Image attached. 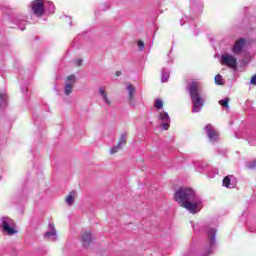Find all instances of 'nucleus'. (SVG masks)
I'll return each mask as SVG.
<instances>
[{
    "label": "nucleus",
    "mask_w": 256,
    "mask_h": 256,
    "mask_svg": "<svg viewBox=\"0 0 256 256\" xmlns=\"http://www.w3.org/2000/svg\"><path fill=\"white\" fill-rule=\"evenodd\" d=\"M174 199L180 207L186 209L192 215L199 213L203 209V201L195 194V190L191 188L182 187L174 194Z\"/></svg>",
    "instance_id": "nucleus-1"
},
{
    "label": "nucleus",
    "mask_w": 256,
    "mask_h": 256,
    "mask_svg": "<svg viewBox=\"0 0 256 256\" xmlns=\"http://www.w3.org/2000/svg\"><path fill=\"white\" fill-rule=\"evenodd\" d=\"M126 90L128 91L129 104L132 107H135V102H133V99H135V86H133L132 84H127Z\"/></svg>",
    "instance_id": "nucleus-16"
},
{
    "label": "nucleus",
    "mask_w": 256,
    "mask_h": 256,
    "mask_svg": "<svg viewBox=\"0 0 256 256\" xmlns=\"http://www.w3.org/2000/svg\"><path fill=\"white\" fill-rule=\"evenodd\" d=\"M184 256H193V252H188V253L185 254Z\"/></svg>",
    "instance_id": "nucleus-35"
},
{
    "label": "nucleus",
    "mask_w": 256,
    "mask_h": 256,
    "mask_svg": "<svg viewBox=\"0 0 256 256\" xmlns=\"http://www.w3.org/2000/svg\"><path fill=\"white\" fill-rule=\"evenodd\" d=\"M127 145V133H123L120 136V140L117 143L116 146H113L112 149L110 150L111 155H115L122 147H125Z\"/></svg>",
    "instance_id": "nucleus-13"
},
{
    "label": "nucleus",
    "mask_w": 256,
    "mask_h": 256,
    "mask_svg": "<svg viewBox=\"0 0 256 256\" xmlns=\"http://www.w3.org/2000/svg\"><path fill=\"white\" fill-rule=\"evenodd\" d=\"M204 130L212 143H215V141L219 139V132H217V129H215L211 124L206 125Z\"/></svg>",
    "instance_id": "nucleus-9"
},
{
    "label": "nucleus",
    "mask_w": 256,
    "mask_h": 256,
    "mask_svg": "<svg viewBox=\"0 0 256 256\" xmlns=\"http://www.w3.org/2000/svg\"><path fill=\"white\" fill-rule=\"evenodd\" d=\"M223 79V77L221 76V74H218L215 76L214 81L216 85H223V82H221Z\"/></svg>",
    "instance_id": "nucleus-24"
},
{
    "label": "nucleus",
    "mask_w": 256,
    "mask_h": 256,
    "mask_svg": "<svg viewBox=\"0 0 256 256\" xmlns=\"http://www.w3.org/2000/svg\"><path fill=\"white\" fill-rule=\"evenodd\" d=\"M199 9H203V6H199Z\"/></svg>",
    "instance_id": "nucleus-37"
},
{
    "label": "nucleus",
    "mask_w": 256,
    "mask_h": 256,
    "mask_svg": "<svg viewBox=\"0 0 256 256\" xmlns=\"http://www.w3.org/2000/svg\"><path fill=\"white\" fill-rule=\"evenodd\" d=\"M245 45H246L245 39L240 38L233 45L232 53H234V55H241L245 51Z\"/></svg>",
    "instance_id": "nucleus-10"
},
{
    "label": "nucleus",
    "mask_w": 256,
    "mask_h": 256,
    "mask_svg": "<svg viewBox=\"0 0 256 256\" xmlns=\"http://www.w3.org/2000/svg\"><path fill=\"white\" fill-rule=\"evenodd\" d=\"M154 107L157 111H163V100L157 98L155 100Z\"/></svg>",
    "instance_id": "nucleus-22"
},
{
    "label": "nucleus",
    "mask_w": 256,
    "mask_h": 256,
    "mask_svg": "<svg viewBox=\"0 0 256 256\" xmlns=\"http://www.w3.org/2000/svg\"><path fill=\"white\" fill-rule=\"evenodd\" d=\"M91 241H92L91 232L82 233L83 247H89V245H91Z\"/></svg>",
    "instance_id": "nucleus-18"
},
{
    "label": "nucleus",
    "mask_w": 256,
    "mask_h": 256,
    "mask_svg": "<svg viewBox=\"0 0 256 256\" xmlns=\"http://www.w3.org/2000/svg\"><path fill=\"white\" fill-rule=\"evenodd\" d=\"M219 104L222 106V107H229V98H225V99H222L219 101Z\"/></svg>",
    "instance_id": "nucleus-25"
},
{
    "label": "nucleus",
    "mask_w": 256,
    "mask_h": 256,
    "mask_svg": "<svg viewBox=\"0 0 256 256\" xmlns=\"http://www.w3.org/2000/svg\"><path fill=\"white\" fill-rule=\"evenodd\" d=\"M45 1L46 0H34L30 3V9L36 17H43L45 15Z\"/></svg>",
    "instance_id": "nucleus-6"
},
{
    "label": "nucleus",
    "mask_w": 256,
    "mask_h": 256,
    "mask_svg": "<svg viewBox=\"0 0 256 256\" xmlns=\"http://www.w3.org/2000/svg\"><path fill=\"white\" fill-rule=\"evenodd\" d=\"M185 19H187V21H189V16H185L184 18H182L180 20V25H185V22H183V21H185Z\"/></svg>",
    "instance_id": "nucleus-30"
},
{
    "label": "nucleus",
    "mask_w": 256,
    "mask_h": 256,
    "mask_svg": "<svg viewBox=\"0 0 256 256\" xmlns=\"http://www.w3.org/2000/svg\"><path fill=\"white\" fill-rule=\"evenodd\" d=\"M157 120L163 131H169V127H171V117L168 112L160 110L157 115Z\"/></svg>",
    "instance_id": "nucleus-5"
},
{
    "label": "nucleus",
    "mask_w": 256,
    "mask_h": 256,
    "mask_svg": "<svg viewBox=\"0 0 256 256\" xmlns=\"http://www.w3.org/2000/svg\"><path fill=\"white\" fill-rule=\"evenodd\" d=\"M116 77H121V71L116 72Z\"/></svg>",
    "instance_id": "nucleus-34"
},
{
    "label": "nucleus",
    "mask_w": 256,
    "mask_h": 256,
    "mask_svg": "<svg viewBox=\"0 0 256 256\" xmlns=\"http://www.w3.org/2000/svg\"><path fill=\"white\" fill-rule=\"evenodd\" d=\"M249 231H250L251 233H253V231H254V230H253V229H251V228H249Z\"/></svg>",
    "instance_id": "nucleus-36"
},
{
    "label": "nucleus",
    "mask_w": 256,
    "mask_h": 256,
    "mask_svg": "<svg viewBox=\"0 0 256 256\" xmlns=\"http://www.w3.org/2000/svg\"><path fill=\"white\" fill-rule=\"evenodd\" d=\"M0 227L7 235H15L17 233V230H15V221L7 216L0 219Z\"/></svg>",
    "instance_id": "nucleus-4"
},
{
    "label": "nucleus",
    "mask_w": 256,
    "mask_h": 256,
    "mask_svg": "<svg viewBox=\"0 0 256 256\" xmlns=\"http://www.w3.org/2000/svg\"><path fill=\"white\" fill-rule=\"evenodd\" d=\"M73 24L70 22V27L72 26Z\"/></svg>",
    "instance_id": "nucleus-38"
},
{
    "label": "nucleus",
    "mask_w": 256,
    "mask_h": 256,
    "mask_svg": "<svg viewBox=\"0 0 256 256\" xmlns=\"http://www.w3.org/2000/svg\"><path fill=\"white\" fill-rule=\"evenodd\" d=\"M202 231L206 234V242L202 249L201 256L213 255L217 247V229L211 227V225H201Z\"/></svg>",
    "instance_id": "nucleus-2"
},
{
    "label": "nucleus",
    "mask_w": 256,
    "mask_h": 256,
    "mask_svg": "<svg viewBox=\"0 0 256 256\" xmlns=\"http://www.w3.org/2000/svg\"><path fill=\"white\" fill-rule=\"evenodd\" d=\"M247 169H256V160L246 164Z\"/></svg>",
    "instance_id": "nucleus-26"
},
{
    "label": "nucleus",
    "mask_w": 256,
    "mask_h": 256,
    "mask_svg": "<svg viewBox=\"0 0 256 256\" xmlns=\"http://www.w3.org/2000/svg\"><path fill=\"white\" fill-rule=\"evenodd\" d=\"M99 95L102 97V100L104 103L110 107L111 106V100H109V96H107V89L103 86L99 88Z\"/></svg>",
    "instance_id": "nucleus-17"
},
{
    "label": "nucleus",
    "mask_w": 256,
    "mask_h": 256,
    "mask_svg": "<svg viewBox=\"0 0 256 256\" xmlns=\"http://www.w3.org/2000/svg\"><path fill=\"white\" fill-rule=\"evenodd\" d=\"M76 65H77L78 67H81V65H83V60H81V59L77 60V61H76Z\"/></svg>",
    "instance_id": "nucleus-32"
},
{
    "label": "nucleus",
    "mask_w": 256,
    "mask_h": 256,
    "mask_svg": "<svg viewBox=\"0 0 256 256\" xmlns=\"http://www.w3.org/2000/svg\"><path fill=\"white\" fill-rule=\"evenodd\" d=\"M0 105H7V94H0Z\"/></svg>",
    "instance_id": "nucleus-23"
},
{
    "label": "nucleus",
    "mask_w": 256,
    "mask_h": 256,
    "mask_svg": "<svg viewBox=\"0 0 256 256\" xmlns=\"http://www.w3.org/2000/svg\"><path fill=\"white\" fill-rule=\"evenodd\" d=\"M250 84L251 85H256V74L254 76H252V78L250 80Z\"/></svg>",
    "instance_id": "nucleus-29"
},
{
    "label": "nucleus",
    "mask_w": 256,
    "mask_h": 256,
    "mask_svg": "<svg viewBox=\"0 0 256 256\" xmlns=\"http://www.w3.org/2000/svg\"><path fill=\"white\" fill-rule=\"evenodd\" d=\"M254 141H256V138H254Z\"/></svg>",
    "instance_id": "nucleus-40"
},
{
    "label": "nucleus",
    "mask_w": 256,
    "mask_h": 256,
    "mask_svg": "<svg viewBox=\"0 0 256 256\" xmlns=\"http://www.w3.org/2000/svg\"><path fill=\"white\" fill-rule=\"evenodd\" d=\"M76 81H77V78H75V75H70L67 77L66 83L64 86L65 95H69L70 93H73V87L75 86Z\"/></svg>",
    "instance_id": "nucleus-11"
},
{
    "label": "nucleus",
    "mask_w": 256,
    "mask_h": 256,
    "mask_svg": "<svg viewBox=\"0 0 256 256\" xmlns=\"http://www.w3.org/2000/svg\"><path fill=\"white\" fill-rule=\"evenodd\" d=\"M191 9H193V11H195V15H198V12H197V7L191 5Z\"/></svg>",
    "instance_id": "nucleus-33"
},
{
    "label": "nucleus",
    "mask_w": 256,
    "mask_h": 256,
    "mask_svg": "<svg viewBox=\"0 0 256 256\" xmlns=\"http://www.w3.org/2000/svg\"><path fill=\"white\" fill-rule=\"evenodd\" d=\"M13 23L17 25L20 31H25V27L27 25V20L25 16L17 15L13 18Z\"/></svg>",
    "instance_id": "nucleus-15"
},
{
    "label": "nucleus",
    "mask_w": 256,
    "mask_h": 256,
    "mask_svg": "<svg viewBox=\"0 0 256 256\" xmlns=\"http://www.w3.org/2000/svg\"><path fill=\"white\" fill-rule=\"evenodd\" d=\"M45 11H47V13H49L50 15H53V13H55V5L52 4L51 1H45Z\"/></svg>",
    "instance_id": "nucleus-19"
},
{
    "label": "nucleus",
    "mask_w": 256,
    "mask_h": 256,
    "mask_svg": "<svg viewBox=\"0 0 256 256\" xmlns=\"http://www.w3.org/2000/svg\"><path fill=\"white\" fill-rule=\"evenodd\" d=\"M220 63L221 65H225L230 69H237V58L229 53H224L221 55Z\"/></svg>",
    "instance_id": "nucleus-7"
},
{
    "label": "nucleus",
    "mask_w": 256,
    "mask_h": 256,
    "mask_svg": "<svg viewBox=\"0 0 256 256\" xmlns=\"http://www.w3.org/2000/svg\"><path fill=\"white\" fill-rule=\"evenodd\" d=\"M222 185L226 187V189H235V187H237V178L233 175H228L224 177Z\"/></svg>",
    "instance_id": "nucleus-12"
},
{
    "label": "nucleus",
    "mask_w": 256,
    "mask_h": 256,
    "mask_svg": "<svg viewBox=\"0 0 256 256\" xmlns=\"http://www.w3.org/2000/svg\"><path fill=\"white\" fill-rule=\"evenodd\" d=\"M194 167L196 169V171H198V173H208V177L210 179H213V177H215V175H219V170L215 169L214 173H209V171H211V168L207 167V164L201 162V161H197L194 163Z\"/></svg>",
    "instance_id": "nucleus-8"
},
{
    "label": "nucleus",
    "mask_w": 256,
    "mask_h": 256,
    "mask_svg": "<svg viewBox=\"0 0 256 256\" xmlns=\"http://www.w3.org/2000/svg\"><path fill=\"white\" fill-rule=\"evenodd\" d=\"M75 195V191L70 192V194L66 197L67 205H72L73 203H75Z\"/></svg>",
    "instance_id": "nucleus-21"
},
{
    "label": "nucleus",
    "mask_w": 256,
    "mask_h": 256,
    "mask_svg": "<svg viewBox=\"0 0 256 256\" xmlns=\"http://www.w3.org/2000/svg\"><path fill=\"white\" fill-rule=\"evenodd\" d=\"M248 143H249V145H252V146L256 145V142L253 141V138H251V137L248 139Z\"/></svg>",
    "instance_id": "nucleus-31"
},
{
    "label": "nucleus",
    "mask_w": 256,
    "mask_h": 256,
    "mask_svg": "<svg viewBox=\"0 0 256 256\" xmlns=\"http://www.w3.org/2000/svg\"><path fill=\"white\" fill-rule=\"evenodd\" d=\"M138 47H139L140 51H143V49H145V42L139 40Z\"/></svg>",
    "instance_id": "nucleus-27"
},
{
    "label": "nucleus",
    "mask_w": 256,
    "mask_h": 256,
    "mask_svg": "<svg viewBox=\"0 0 256 256\" xmlns=\"http://www.w3.org/2000/svg\"><path fill=\"white\" fill-rule=\"evenodd\" d=\"M190 19H193V17H192V16H190Z\"/></svg>",
    "instance_id": "nucleus-39"
},
{
    "label": "nucleus",
    "mask_w": 256,
    "mask_h": 256,
    "mask_svg": "<svg viewBox=\"0 0 256 256\" xmlns=\"http://www.w3.org/2000/svg\"><path fill=\"white\" fill-rule=\"evenodd\" d=\"M21 91L22 93H27V91H29V88H27V85H21Z\"/></svg>",
    "instance_id": "nucleus-28"
},
{
    "label": "nucleus",
    "mask_w": 256,
    "mask_h": 256,
    "mask_svg": "<svg viewBox=\"0 0 256 256\" xmlns=\"http://www.w3.org/2000/svg\"><path fill=\"white\" fill-rule=\"evenodd\" d=\"M48 231L44 234L45 239L48 241H55L57 239V230H55V224L49 223Z\"/></svg>",
    "instance_id": "nucleus-14"
},
{
    "label": "nucleus",
    "mask_w": 256,
    "mask_h": 256,
    "mask_svg": "<svg viewBox=\"0 0 256 256\" xmlns=\"http://www.w3.org/2000/svg\"><path fill=\"white\" fill-rule=\"evenodd\" d=\"M189 93L192 99V113H199L203 109L205 100L203 99V93L201 92V86L199 82H191L189 84Z\"/></svg>",
    "instance_id": "nucleus-3"
},
{
    "label": "nucleus",
    "mask_w": 256,
    "mask_h": 256,
    "mask_svg": "<svg viewBox=\"0 0 256 256\" xmlns=\"http://www.w3.org/2000/svg\"><path fill=\"white\" fill-rule=\"evenodd\" d=\"M170 75H171V73L169 72V70L163 68L162 69V74H161V82L162 83H167V81H169Z\"/></svg>",
    "instance_id": "nucleus-20"
}]
</instances>
